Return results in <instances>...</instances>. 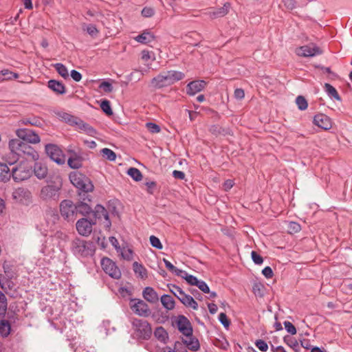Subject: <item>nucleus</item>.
I'll use <instances>...</instances> for the list:
<instances>
[{
  "label": "nucleus",
  "instance_id": "nucleus-1",
  "mask_svg": "<svg viewBox=\"0 0 352 352\" xmlns=\"http://www.w3.org/2000/svg\"><path fill=\"white\" fill-rule=\"evenodd\" d=\"M39 192V198L46 203H57L60 198L63 187V179L60 175L54 174L50 175Z\"/></svg>",
  "mask_w": 352,
  "mask_h": 352
},
{
  "label": "nucleus",
  "instance_id": "nucleus-2",
  "mask_svg": "<svg viewBox=\"0 0 352 352\" xmlns=\"http://www.w3.org/2000/svg\"><path fill=\"white\" fill-rule=\"evenodd\" d=\"M9 148L12 159L10 160H7V163L10 165H13L17 162L20 157H30L33 160L38 159L39 155L37 151L28 143L21 140H11L9 142Z\"/></svg>",
  "mask_w": 352,
  "mask_h": 352
},
{
  "label": "nucleus",
  "instance_id": "nucleus-3",
  "mask_svg": "<svg viewBox=\"0 0 352 352\" xmlns=\"http://www.w3.org/2000/svg\"><path fill=\"white\" fill-rule=\"evenodd\" d=\"M184 74L178 71H167L160 73L151 80V85L153 87L160 89L174 84L175 82L183 79Z\"/></svg>",
  "mask_w": 352,
  "mask_h": 352
},
{
  "label": "nucleus",
  "instance_id": "nucleus-4",
  "mask_svg": "<svg viewBox=\"0 0 352 352\" xmlns=\"http://www.w3.org/2000/svg\"><path fill=\"white\" fill-rule=\"evenodd\" d=\"M71 249L74 255L80 257L93 256L96 250L93 242L80 239H75L72 242Z\"/></svg>",
  "mask_w": 352,
  "mask_h": 352
},
{
  "label": "nucleus",
  "instance_id": "nucleus-5",
  "mask_svg": "<svg viewBox=\"0 0 352 352\" xmlns=\"http://www.w3.org/2000/svg\"><path fill=\"white\" fill-rule=\"evenodd\" d=\"M132 328L137 338L148 340L152 335L151 324L144 320L133 318L131 320Z\"/></svg>",
  "mask_w": 352,
  "mask_h": 352
},
{
  "label": "nucleus",
  "instance_id": "nucleus-6",
  "mask_svg": "<svg viewBox=\"0 0 352 352\" xmlns=\"http://www.w3.org/2000/svg\"><path fill=\"white\" fill-rule=\"evenodd\" d=\"M71 183L79 190L81 193H87L94 189V185L89 178L79 172H72L69 175Z\"/></svg>",
  "mask_w": 352,
  "mask_h": 352
},
{
  "label": "nucleus",
  "instance_id": "nucleus-7",
  "mask_svg": "<svg viewBox=\"0 0 352 352\" xmlns=\"http://www.w3.org/2000/svg\"><path fill=\"white\" fill-rule=\"evenodd\" d=\"M60 212L61 216L67 221H74L77 217L76 204L69 199H65L60 202Z\"/></svg>",
  "mask_w": 352,
  "mask_h": 352
},
{
  "label": "nucleus",
  "instance_id": "nucleus-8",
  "mask_svg": "<svg viewBox=\"0 0 352 352\" xmlns=\"http://www.w3.org/2000/svg\"><path fill=\"white\" fill-rule=\"evenodd\" d=\"M32 175L31 168L25 164H19L12 168L11 177L16 182L29 179Z\"/></svg>",
  "mask_w": 352,
  "mask_h": 352
},
{
  "label": "nucleus",
  "instance_id": "nucleus-9",
  "mask_svg": "<svg viewBox=\"0 0 352 352\" xmlns=\"http://www.w3.org/2000/svg\"><path fill=\"white\" fill-rule=\"evenodd\" d=\"M130 307L134 314L140 317L147 318L151 314V311L147 303L141 299H131Z\"/></svg>",
  "mask_w": 352,
  "mask_h": 352
},
{
  "label": "nucleus",
  "instance_id": "nucleus-10",
  "mask_svg": "<svg viewBox=\"0 0 352 352\" xmlns=\"http://www.w3.org/2000/svg\"><path fill=\"white\" fill-rule=\"evenodd\" d=\"M80 200L76 204L77 214L86 216L92 212V207L90 205L91 197L87 193H79Z\"/></svg>",
  "mask_w": 352,
  "mask_h": 352
},
{
  "label": "nucleus",
  "instance_id": "nucleus-11",
  "mask_svg": "<svg viewBox=\"0 0 352 352\" xmlns=\"http://www.w3.org/2000/svg\"><path fill=\"white\" fill-rule=\"evenodd\" d=\"M100 263L104 272L109 276L115 279H119L121 277L120 269L111 259L104 257L101 260Z\"/></svg>",
  "mask_w": 352,
  "mask_h": 352
},
{
  "label": "nucleus",
  "instance_id": "nucleus-12",
  "mask_svg": "<svg viewBox=\"0 0 352 352\" xmlns=\"http://www.w3.org/2000/svg\"><path fill=\"white\" fill-rule=\"evenodd\" d=\"M47 156L58 164H64L65 157L61 149L56 144H48L45 146Z\"/></svg>",
  "mask_w": 352,
  "mask_h": 352
},
{
  "label": "nucleus",
  "instance_id": "nucleus-13",
  "mask_svg": "<svg viewBox=\"0 0 352 352\" xmlns=\"http://www.w3.org/2000/svg\"><path fill=\"white\" fill-rule=\"evenodd\" d=\"M19 140L27 143L37 144L41 140L38 134L28 129H19L16 131Z\"/></svg>",
  "mask_w": 352,
  "mask_h": 352
},
{
  "label": "nucleus",
  "instance_id": "nucleus-14",
  "mask_svg": "<svg viewBox=\"0 0 352 352\" xmlns=\"http://www.w3.org/2000/svg\"><path fill=\"white\" fill-rule=\"evenodd\" d=\"M177 327L180 333L186 337L192 335V327L189 320L184 316H179L175 321Z\"/></svg>",
  "mask_w": 352,
  "mask_h": 352
},
{
  "label": "nucleus",
  "instance_id": "nucleus-15",
  "mask_svg": "<svg viewBox=\"0 0 352 352\" xmlns=\"http://www.w3.org/2000/svg\"><path fill=\"white\" fill-rule=\"evenodd\" d=\"M296 54L298 56L312 57L322 54V50L317 45L311 43L296 48Z\"/></svg>",
  "mask_w": 352,
  "mask_h": 352
},
{
  "label": "nucleus",
  "instance_id": "nucleus-16",
  "mask_svg": "<svg viewBox=\"0 0 352 352\" xmlns=\"http://www.w3.org/2000/svg\"><path fill=\"white\" fill-rule=\"evenodd\" d=\"M12 197L16 202L28 204L31 201L32 195L27 188H18L14 190Z\"/></svg>",
  "mask_w": 352,
  "mask_h": 352
},
{
  "label": "nucleus",
  "instance_id": "nucleus-17",
  "mask_svg": "<svg viewBox=\"0 0 352 352\" xmlns=\"http://www.w3.org/2000/svg\"><path fill=\"white\" fill-rule=\"evenodd\" d=\"M94 224H95V222H92L85 218H82L76 222V227L80 235L87 236L91 233Z\"/></svg>",
  "mask_w": 352,
  "mask_h": 352
},
{
  "label": "nucleus",
  "instance_id": "nucleus-18",
  "mask_svg": "<svg viewBox=\"0 0 352 352\" xmlns=\"http://www.w3.org/2000/svg\"><path fill=\"white\" fill-rule=\"evenodd\" d=\"M313 122L315 125L324 130H328L331 127V119L323 113H319L316 115L314 117Z\"/></svg>",
  "mask_w": 352,
  "mask_h": 352
},
{
  "label": "nucleus",
  "instance_id": "nucleus-19",
  "mask_svg": "<svg viewBox=\"0 0 352 352\" xmlns=\"http://www.w3.org/2000/svg\"><path fill=\"white\" fill-rule=\"evenodd\" d=\"M206 85V82L204 80H194L190 82L187 85V94L190 96H194L197 93L202 91Z\"/></svg>",
  "mask_w": 352,
  "mask_h": 352
},
{
  "label": "nucleus",
  "instance_id": "nucleus-20",
  "mask_svg": "<svg viewBox=\"0 0 352 352\" xmlns=\"http://www.w3.org/2000/svg\"><path fill=\"white\" fill-rule=\"evenodd\" d=\"M142 296L145 300L151 304H156L159 301L157 293L151 287H146L143 289Z\"/></svg>",
  "mask_w": 352,
  "mask_h": 352
},
{
  "label": "nucleus",
  "instance_id": "nucleus-21",
  "mask_svg": "<svg viewBox=\"0 0 352 352\" xmlns=\"http://www.w3.org/2000/svg\"><path fill=\"white\" fill-rule=\"evenodd\" d=\"M94 216L96 219L104 218L106 221V226L109 228L111 226V221L109 220V214L107 210L101 205H97L94 210H92Z\"/></svg>",
  "mask_w": 352,
  "mask_h": 352
},
{
  "label": "nucleus",
  "instance_id": "nucleus-22",
  "mask_svg": "<svg viewBox=\"0 0 352 352\" xmlns=\"http://www.w3.org/2000/svg\"><path fill=\"white\" fill-rule=\"evenodd\" d=\"M74 126H77L78 129L83 131L86 134L90 136L94 137L97 134V131L95 129L78 118L74 123Z\"/></svg>",
  "mask_w": 352,
  "mask_h": 352
},
{
  "label": "nucleus",
  "instance_id": "nucleus-23",
  "mask_svg": "<svg viewBox=\"0 0 352 352\" xmlns=\"http://www.w3.org/2000/svg\"><path fill=\"white\" fill-rule=\"evenodd\" d=\"M48 87L57 94H64L66 93L65 86L61 82L56 80H50L48 81Z\"/></svg>",
  "mask_w": 352,
  "mask_h": 352
},
{
  "label": "nucleus",
  "instance_id": "nucleus-24",
  "mask_svg": "<svg viewBox=\"0 0 352 352\" xmlns=\"http://www.w3.org/2000/svg\"><path fill=\"white\" fill-rule=\"evenodd\" d=\"M230 6L229 3H226L223 7L209 11L208 15L211 19L222 17L227 14Z\"/></svg>",
  "mask_w": 352,
  "mask_h": 352
},
{
  "label": "nucleus",
  "instance_id": "nucleus-25",
  "mask_svg": "<svg viewBox=\"0 0 352 352\" xmlns=\"http://www.w3.org/2000/svg\"><path fill=\"white\" fill-rule=\"evenodd\" d=\"M82 157L77 154L73 153L72 155L69 157L67 160L68 166L73 169H78L82 166Z\"/></svg>",
  "mask_w": 352,
  "mask_h": 352
},
{
  "label": "nucleus",
  "instance_id": "nucleus-26",
  "mask_svg": "<svg viewBox=\"0 0 352 352\" xmlns=\"http://www.w3.org/2000/svg\"><path fill=\"white\" fill-rule=\"evenodd\" d=\"M178 299L186 307H191L194 310H197L198 309L197 302L191 296L186 294L185 292L179 296Z\"/></svg>",
  "mask_w": 352,
  "mask_h": 352
},
{
  "label": "nucleus",
  "instance_id": "nucleus-27",
  "mask_svg": "<svg viewBox=\"0 0 352 352\" xmlns=\"http://www.w3.org/2000/svg\"><path fill=\"white\" fill-rule=\"evenodd\" d=\"M183 342L188 349L192 351H197L200 348V344L198 339L193 337L192 335L186 337V339H184Z\"/></svg>",
  "mask_w": 352,
  "mask_h": 352
},
{
  "label": "nucleus",
  "instance_id": "nucleus-28",
  "mask_svg": "<svg viewBox=\"0 0 352 352\" xmlns=\"http://www.w3.org/2000/svg\"><path fill=\"white\" fill-rule=\"evenodd\" d=\"M34 172L38 179H44L47 175V168L41 162H36L34 166Z\"/></svg>",
  "mask_w": 352,
  "mask_h": 352
},
{
  "label": "nucleus",
  "instance_id": "nucleus-29",
  "mask_svg": "<svg viewBox=\"0 0 352 352\" xmlns=\"http://www.w3.org/2000/svg\"><path fill=\"white\" fill-rule=\"evenodd\" d=\"M133 270L135 274V275L142 279H145L148 277V272L145 267L138 263L134 262L133 263Z\"/></svg>",
  "mask_w": 352,
  "mask_h": 352
},
{
  "label": "nucleus",
  "instance_id": "nucleus-30",
  "mask_svg": "<svg viewBox=\"0 0 352 352\" xmlns=\"http://www.w3.org/2000/svg\"><path fill=\"white\" fill-rule=\"evenodd\" d=\"M154 35L148 31H144L135 38L136 41L143 44H148L154 41Z\"/></svg>",
  "mask_w": 352,
  "mask_h": 352
},
{
  "label": "nucleus",
  "instance_id": "nucleus-31",
  "mask_svg": "<svg viewBox=\"0 0 352 352\" xmlns=\"http://www.w3.org/2000/svg\"><path fill=\"white\" fill-rule=\"evenodd\" d=\"M11 331V325L8 320L3 318H0V335L3 338H7Z\"/></svg>",
  "mask_w": 352,
  "mask_h": 352
},
{
  "label": "nucleus",
  "instance_id": "nucleus-32",
  "mask_svg": "<svg viewBox=\"0 0 352 352\" xmlns=\"http://www.w3.org/2000/svg\"><path fill=\"white\" fill-rule=\"evenodd\" d=\"M160 300L163 307L167 310H172L175 307V300L168 294H164L161 296Z\"/></svg>",
  "mask_w": 352,
  "mask_h": 352
},
{
  "label": "nucleus",
  "instance_id": "nucleus-33",
  "mask_svg": "<svg viewBox=\"0 0 352 352\" xmlns=\"http://www.w3.org/2000/svg\"><path fill=\"white\" fill-rule=\"evenodd\" d=\"M12 175L6 163H0V179L3 182L9 181Z\"/></svg>",
  "mask_w": 352,
  "mask_h": 352
},
{
  "label": "nucleus",
  "instance_id": "nucleus-34",
  "mask_svg": "<svg viewBox=\"0 0 352 352\" xmlns=\"http://www.w3.org/2000/svg\"><path fill=\"white\" fill-rule=\"evenodd\" d=\"M42 120L37 116H32L29 118H24L19 121L21 124H30L36 126H40L42 125Z\"/></svg>",
  "mask_w": 352,
  "mask_h": 352
},
{
  "label": "nucleus",
  "instance_id": "nucleus-35",
  "mask_svg": "<svg viewBox=\"0 0 352 352\" xmlns=\"http://www.w3.org/2000/svg\"><path fill=\"white\" fill-rule=\"evenodd\" d=\"M179 274H178V276H180L182 278L185 279L189 285L195 286L196 284L197 283L199 279L196 276L188 274L184 270L179 271Z\"/></svg>",
  "mask_w": 352,
  "mask_h": 352
},
{
  "label": "nucleus",
  "instance_id": "nucleus-36",
  "mask_svg": "<svg viewBox=\"0 0 352 352\" xmlns=\"http://www.w3.org/2000/svg\"><path fill=\"white\" fill-rule=\"evenodd\" d=\"M56 72L58 73L60 76H61L64 79L69 78V72L67 68L62 63H56L53 65Z\"/></svg>",
  "mask_w": 352,
  "mask_h": 352
},
{
  "label": "nucleus",
  "instance_id": "nucleus-37",
  "mask_svg": "<svg viewBox=\"0 0 352 352\" xmlns=\"http://www.w3.org/2000/svg\"><path fill=\"white\" fill-rule=\"evenodd\" d=\"M59 118H60L65 122L68 123L72 126H74V123L77 120V117H75L68 113L66 112H60L58 114Z\"/></svg>",
  "mask_w": 352,
  "mask_h": 352
},
{
  "label": "nucleus",
  "instance_id": "nucleus-38",
  "mask_svg": "<svg viewBox=\"0 0 352 352\" xmlns=\"http://www.w3.org/2000/svg\"><path fill=\"white\" fill-rule=\"evenodd\" d=\"M127 174L135 182L141 181L142 179V174L140 170L134 167L129 168Z\"/></svg>",
  "mask_w": 352,
  "mask_h": 352
},
{
  "label": "nucleus",
  "instance_id": "nucleus-39",
  "mask_svg": "<svg viewBox=\"0 0 352 352\" xmlns=\"http://www.w3.org/2000/svg\"><path fill=\"white\" fill-rule=\"evenodd\" d=\"M324 88H325L326 92L331 98H333L336 99V100H341L337 90L332 85H331L329 83H325Z\"/></svg>",
  "mask_w": 352,
  "mask_h": 352
},
{
  "label": "nucleus",
  "instance_id": "nucleus-40",
  "mask_svg": "<svg viewBox=\"0 0 352 352\" xmlns=\"http://www.w3.org/2000/svg\"><path fill=\"white\" fill-rule=\"evenodd\" d=\"M100 153L104 158L111 162H113L116 159V153L110 148H104L100 151Z\"/></svg>",
  "mask_w": 352,
  "mask_h": 352
},
{
  "label": "nucleus",
  "instance_id": "nucleus-41",
  "mask_svg": "<svg viewBox=\"0 0 352 352\" xmlns=\"http://www.w3.org/2000/svg\"><path fill=\"white\" fill-rule=\"evenodd\" d=\"M7 298L4 294L0 292V318H4L7 311Z\"/></svg>",
  "mask_w": 352,
  "mask_h": 352
},
{
  "label": "nucleus",
  "instance_id": "nucleus-42",
  "mask_svg": "<svg viewBox=\"0 0 352 352\" xmlns=\"http://www.w3.org/2000/svg\"><path fill=\"white\" fill-rule=\"evenodd\" d=\"M284 342L294 350L297 351L299 349V344L297 340L290 336H285L283 338Z\"/></svg>",
  "mask_w": 352,
  "mask_h": 352
},
{
  "label": "nucleus",
  "instance_id": "nucleus-43",
  "mask_svg": "<svg viewBox=\"0 0 352 352\" xmlns=\"http://www.w3.org/2000/svg\"><path fill=\"white\" fill-rule=\"evenodd\" d=\"M83 30L86 31L88 34L91 37H96L99 33V30L96 28L95 25L89 24L83 26Z\"/></svg>",
  "mask_w": 352,
  "mask_h": 352
},
{
  "label": "nucleus",
  "instance_id": "nucleus-44",
  "mask_svg": "<svg viewBox=\"0 0 352 352\" xmlns=\"http://www.w3.org/2000/svg\"><path fill=\"white\" fill-rule=\"evenodd\" d=\"M296 103L298 106V108L301 111L307 109L308 107L307 100L304 96H297V98H296Z\"/></svg>",
  "mask_w": 352,
  "mask_h": 352
},
{
  "label": "nucleus",
  "instance_id": "nucleus-45",
  "mask_svg": "<svg viewBox=\"0 0 352 352\" xmlns=\"http://www.w3.org/2000/svg\"><path fill=\"white\" fill-rule=\"evenodd\" d=\"M100 108L107 116H111L113 111L111 107L110 102L107 100H104L100 103Z\"/></svg>",
  "mask_w": 352,
  "mask_h": 352
},
{
  "label": "nucleus",
  "instance_id": "nucleus-46",
  "mask_svg": "<svg viewBox=\"0 0 352 352\" xmlns=\"http://www.w3.org/2000/svg\"><path fill=\"white\" fill-rule=\"evenodd\" d=\"M301 230L300 225L294 221H290L287 226V232L289 234H295Z\"/></svg>",
  "mask_w": 352,
  "mask_h": 352
},
{
  "label": "nucleus",
  "instance_id": "nucleus-47",
  "mask_svg": "<svg viewBox=\"0 0 352 352\" xmlns=\"http://www.w3.org/2000/svg\"><path fill=\"white\" fill-rule=\"evenodd\" d=\"M154 334L156 338L162 341H164L167 338V332L162 327L156 328Z\"/></svg>",
  "mask_w": 352,
  "mask_h": 352
},
{
  "label": "nucleus",
  "instance_id": "nucleus-48",
  "mask_svg": "<svg viewBox=\"0 0 352 352\" xmlns=\"http://www.w3.org/2000/svg\"><path fill=\"white\" fill-rule=\"evenodd\" d=\"M163 261L165 264L166 267L172 273L175 274L178 276L179 271H182V270L178 269L175 267L166 258H163Z\"/></svg>",
  "mask_w": 352,
  "mask_h": 352
},
{
  "label": "nucleus",
  "instance_id": "nucleus-49",
  "mask_svg": "<svg viewBox=\"0 0 352 352\" xmlns=\"http://www.w3.org/2000/svg\"><path fill=\"white\" fill-rule=\"evenodd\" d=\"M150 243L151 245L158 250H162L163 248L162 244L160 240L155 236L152 235L150 236Z\"/></svg>",
  "mask_w": 352,
  "mask_h": 352
},
{
  "label": "nucleus",
  "instance_id": "nucleus-50",
  "mask_svg": "<svg viewBox=\"0 0 352 352\" xmlns=\"http://www.w3.org/2000/svg\"><path fill=\"white\" fill-rule=\"evenodd\" d=\"M219 320L223 324V326L228 329L230 324V321L228 318L225 313H220L219 315Z\"/></svg>",
  "mask_w": 352,
  "mask_h": 352
},
{
  "label": "nucleus",
  "instance_id": "nucleus-51",
  "mask_svg": "<svg viewBox=\"0 0 352 352\" xmlns=\"http://www.w3.org/2000/svg\"><path fill=\"white\" fill-rule=\"evenodd\" d=\"M201 291L205 294L210 293V288L206 283L201 280H198L196 285Z\"/></svg>",
  "mask_w": 352,
  "mask_h": 352
},
{
  "label": "nucleus",
  "instance_id": "nucleus-52",
  "mask_svg": "<svg viewBox=\"0 0 352 352\" xmlns=\"http://www.w3.org/2000/svg\"><path fill=\"white\" fill-rule=\"evenodd\" d=\"M256 346L261 351L265 352L268 349V345L267 342L263 340H257L255 342Z\"/></svg>",
  "mask_w": 352,
  "mask_h": 352
},
{
  "label": "nucleus",
  "instance_id": "nucleus-53",
  "mask_svg": "<svg viewBox=\"0 0 352 352\" xmlns=\"http://www.w3.org/2000/svg\"><path fill=\"white\" fill-rule=\"evenodd\" d=\"M147 129L153 133H157L160 131V127L159 125L153 123V122H147L146 124Z\"/></svg>",
  "mask_w": 352,
  "mask_h": 352
},
{
  "label": "nucleus",
  "instance_id": "nucleus-54",
  "mask_svg": "<svg viewBox=\"0 0 352 352\" xmlns=\"http://www.w3.org/2000/svg\"><path fill=\"white\" fill-rule=\"evenodd\" d=\"M286 331L291 335H295L296 333V329L289 321H285L283 323Z\"/></svg>",
  "mask_w": 352,
  "mask_h": 352
},
{
  "label": "nucleus",
  "instance_id": "nucleus-55",
  "mask_svg": "<svg viewBox=\"0 0 352 352\" xmlns=\"http://www.w3.org/2000/svg\"><path fill=\"white\" fill-rule=\"evenodd\" d=\"M251 256L252 259L254 261V263L256 265H261L263 262V257L258 254L256 252L252 251L251 252Z\"/></svg>",
  "mask_w": 352,
  "mask_h": 352
},
{
  "label": "nucleus",
  "instance_id": "nucleus-56",
  "mask_svg": "<svg viewBox=\"0 0 352 352\" xmlns=\"http://www.w3.org/2000/svg\"><path fill=\"white\" fill-rule=\"evenodd\" d=\"M145 186H146L147 192L150 195H153L155 189L156 188L157 184L155 182L148 181L145 182Z\"/></svg>",
  "mask_w": 352,
  "mask_h": 352
},
{
  "label": "nucleus",
  "instance_id": "nucleus-57",
  "mask_svg": "<svg viewBox=\"0 0 352 352\" xmlns=\"http://www.w3.org/2000/svg\"><path fill=\"white\" fill-rule=\"evenodd\" d=\"M170 292H172L177 298L181 296L184 292L178 286L172 285L171 288H170Z\"/></svg>",
  "mask_w": 352,
  "mask_h": 352
},
{
  "label": "nucleus",
  "instance_id": "nucleus-58",
  "mask_svg": "<svg viewBox=\"0 0 352 352\" xmlns=\"http://www.w3.org/2000/svg\"><path fill=\"white\" fill-rule=\"evenodd\" d=\"M10 74H12V72H10L8 69L0 71V81L12 79V76H9Z\"/></svg>",
  "mask_w": 352,
  "mask_h": 352
},
{
  "label": "nucleus",
  "instance_id": "nucleus-59",
  "mask_svg": "<svg viewBox=\"0 0 352 352\" xmlns=\"http://www.w3.org/2000/svg\"><path fill=\"white\" fill-rule=\"evenodd\" d=\"M99 87L103 89V90L107 93L111 92L113 90L112 85L107 81H103L102 82H101Z\"/></svg>",
  "mask_w": 352,
  "mask_h": 352
},
{
  "label": "nucleus",
  "instance_id": "nucleus-60",
  "mask_svg": "<svg viewBox=\"0 0 352 352\" xmlns=\"http://www.w3.org/2000/svg\"><path fill=\"white\" fill-rule=\"evenodd\" d=\"M155 14V11L151 8L145 7L142 10V14L144 17H151Z\"/></svg>",
  "mask_w": 352,
  "mask_h": 352
},
{
  "label": "nucleus",
  "instance_id": "nucleus-61",
  "mask_svg": "<svg viewBox=\"0 0 352 352\" xmlns=\"http://www.w3.org/2000/svg\"><path fill=\"white\" fill-rule=\"evenodd\" d=\"M122 256L127 260V261H130L133 258V252L130 249H127V250H124L122 252Z\"/></svg>",
  "mask_w": 352,
  "mask_h": 352
},
{
  "label": "nucleus",
  "instance_id": "nucleus-62",
  "mask_svg": "<svg viewBox=\"0 0 352 352\" xmlns=\"http://www.w3.org/2000/svg\"><path fill=\"white\" fill-rule=\"evenodd\" d=\"M262 274H263V276L265 277H266L267 278H270L273 276L274 274H273V271L272 270V268L269 266H267L265 267L263 270H262Z\"/></svg>",
  "mask_w": 352,
  "mask_h": 352
},
{
  "label": "nucleus",
  "instance_id": "nucleus-63",
  "mask_svg": "<svg viewBox=\"0 0 352 352\" xmlns=\"http://www.w3.org/2000/svg\"><path fill=\"white\" fill-rule=\"evenodd\" d=\"M71 77L76 82H79L82 79L81 74L79 72L74 69L71 71Z\"/></svg>",
  "mask_w": 352,
  "mask_h": 352
},
{
  "label": "nucleus",
  "instance_id": "nucleus-64",
  "mask_svg": "<svg viewBox=\"0 0 352 352\" xmlns=\"http://www.w3.org/2000/svg\"><path fill=\"white\" fill-rule=\"evenodd\" d=\"M234 94V97L236 99H239V100L243 98L245 96L244 91L242 89H236Z\"/></svg>",
  "mask_w": 352,
  "mask_h": 352
}]
</instances>
